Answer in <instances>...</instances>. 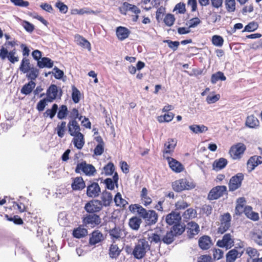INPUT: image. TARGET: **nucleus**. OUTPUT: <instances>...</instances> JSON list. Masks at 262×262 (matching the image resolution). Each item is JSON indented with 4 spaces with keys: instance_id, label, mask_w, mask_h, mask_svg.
I'll return each instance as SVG.
<instances>
[{
    "instance_id": "14",
    "label": "nucleus",
    "mask_w": 262,
    "mask_h": 262,
    "mask_svg": "<svg viewBox=\"0 0 262 262\" xmlns=\"http://www.w3.org/2000/svg\"><path fill=\"white\" fill-rule=\"evenodd\" d=\"M166 159L168 162L169 167L173 171L176 173H180L184 170L185 168L183 164L175 159L170 157H167Z\"/></svg>"
},
{
    "instance_id": "62",
    "label": "nucleus",
    "mask_w": 262,
    "mask_h": 262,
    "mask_svg": "<svg viewBox=\"0 0 262 262\" xmlns=\"http://www.w3.org/2000/svg\"><path fill=\"white\" fill-rule=\"evenodd\" d=\"M258 27V25L256 22H250L247 25H246L243 32H253L256 30Z\"/></svg>"
},
{
    "instance_id": "34",
    "label": "nucleus",
    "mask_w": 262,
    "mask_h": 262,
    "mask_svg": "<svg viewBox=\"0 0 262 262\" xmlns=\"http://www.w3.org/2000/svg\"><path fill=\"white\" fill-rule=\"evenodd\" d=\"M244 213L248 219L254 221H257L259 219L258 213L253 211L252 207L250 206H245Z\"/></svg>"
},
{
    "instance_id": "55",
    "label": "nucleus",
    "mask_w": 262,
    "mask_h": 262,
    "mask_svg": "<svg viewBox=\"0 0 262 262\" xmlns=\"http://www.w3.org/2000/svg\"><path fill=\"white\" fill-rule=\"evenodd\" d=\"M246 253L249 256V258H257L259 255L257 250L252 247H247L246 249Z\"/></svg>"
},
{
    "instance_id": "3",
    "label": "nucleus",
    "mask_w": 262,
    "mask_h": 262,
    "mask_svg": "<svg viewBox=\"0 0 262 262\" xmlns=\"http://www.w3.org/2000/svg\"><path fill=\"white\" fill-rule=\"evenodd\" d=\"M150 245L145 238L139 239L136 244L132 254L137 259L143 258L147 252L150 250Z\"/></svg>"
},
{
    "instance_id": "7",
    "label": "nucleus",
    "mask_w": 262,
    "mask_h": 262,
    "mask_svg": "<svg viewBox=\"0 0 262 262\" xmlns=\"http://www.w3.org/2000/svg\"><path fill=\"white\" fill-rule=\"evenodd\" d=\"M231 216L229 213H225L220 216V224L217 229L218 234H222L230 227Z\"/></svg>"
},
{
    "instance_id": "20",
    "label": "nucleus",
    "mask_w": 262,
    "mask_h": 262,
    "mask_svg": "<svg viewBox=\"0 0 262 262\" xmlns=\"http://www.w3.org/2000/svg\"><path fill=\"white\" fill-rule=\"evenodd\" d=\"M108 233L111 238L114 242L116 240L124 237L126 235L124 230L119 227H115L114 228L110 230Z\"/></svg>"
},
{
    "instance_id": "49",
    "label": "nucleus",
    "mask_w": 262,
    "mask_h": 262,
    "mask_svg": "<svg viewBox=\"0 0 262 262\" xmlns=\"http://www.w3.org/2000/svg\"><path fill=\"white\" fill-rule=\"evenodd\" d=\"M226 77L224 73L222 72L219 71L214 74H213L211 77V82L212 83L214 84L219 80L225 81Z\"/></svg>"
},
{
    "instance_id": "56",
    "label": "nucleus",
    "mask_w": 262,
    "mask_h": 262,
    "mask_svg": "<svg viewBox=\"0 0 262 262\" xmlns=\"http://www.w3.org/2000/svg\"><path fill=\"white\" fill-rule=\"evenodd\" d=\"M72 98L75 103H77L80 99V93L74 86L72 87Z\"/></svg>"
},
{
    "instance_id": "29",
    "label": "nucleus",
    "mask_w": 262,
    "mask_h": 262,
    "mask_svg": "<svg viewBox=\"0 0 262 262\" xmlns=\"http://www.w3.org/2000/svg\"><path fill=\"white\" fill-rule=\"evenodd\" d=\"M72 137H74V138L72 142L74 146L78 149H82L85 143L84 135L81 133L78 134L76 136H72Z\"/></svg>"
},
{
    "instance_id": "35",
    "label": "nucleus",
    "mask_w": 262,
    "mask_h": 262,
    "mask_svg": "<svg viewBox=\"0 0 262 262\" xmlns=\"http://www.w3.org/2000/svg\"><path fill=\"white\" fill-rule=\"evenodd\" d=\"M36 86V83L33 81H30L27 83L23 85L20 90V92L23 94L26 95H29L31 93L33 89Z\"/></svg>"
},
{
    "instance_id": "45",
    "label": "nucleus",
    "mask_w": 262,
    "mask_h": 262,
    "mask_svg": "<svg viewBox=\"0 0 262 262\" xmlns=\"http://www.w3.org/2000/svg\"><path fill=\"white\" fill-rule=\"evenodd\" d=\"M174 114L171 112H168L163 115L158 117L157 120L160 123L169 122L171 121L174 118Z\"/></svg>"
},
{
    "instance_id": "12",
    "label": "nucleus",
    "mask_w": 262,
    "mask_h": 262,
    "mask_svg": "<svg viewBox=\"0 0 262 262\" xmlns=\"http://www.w3.org/2000/svg\"><path fill=\"white\" fill-rule=\"evenodd\" d=\"M234 239L233 236L230 233H226L223 236L222 239L219 240L216 245L221 248H225L229 249L234 246Z\"/></svg>"
},
{
    "instance_id": "32",
    "label": "nucleus",
    "mask_w": 262,
    "mask_h": 262,
    "mask_svg": "<svg viewBox=\"0 0 262 262\" xmlns=\"http://www.w3.org/2000/svg\"><path fill=\"white\" fill-rule=\"evenodd\" d=\"M142 220L140 217L135 216L129 219L128 225L132 229L137 231L139 229Z\"/></svg>"
},
{
    "instance_id": "44",
    "label": "nucleus",
    "mask_w": 262,
    "mask_h": 262,
    "mask_svg": "<svg viewBox=\"0 0 262 262\" xmlns=\"http://www.w3.org/2000/svg\"><path fill=\"white\" fill-rule=\"evenodd\" d=\"M88 231L86 229L79 227L75 229L73 231V235L74 237L80 238L86 235Z\"/></svg>"
},
{
    "instance_id": "43",
    "label": "nucleus",
    "mask_w": 262,
    "mask_h": 262,
    "mask_svg": "<svg viewBox=\"0 0 262 262\" xmlns=\"http://www.w3.org/2000/svg\"><path fill=\"white\" fill-rule=\"evenodd\" d=\"M121 251L117 245L113 244L109 249V255L112 258H116L120 255Z\"/></svg>"
},
{
    "instance_id": "60",
    "label": "nucleus",
    "mask_w": 262,
    "mask_h": 262,
    "mask_svg": "<svg viewBox=\"0 0 262 262\" xmlns=\"http://www.w3.org/2000/svg\"><path fill=\"white\" fill-rule=\"evenodd\" d=\"M175 20L174 16L173 14H167L164 18V22L165 25L167 26L170 27L174 24Z\"/></svg>"
},
{
    "instance_id": "15",
    "label": "nucleus",
    "mask_w": 262,
    "mask_h": 262,
    "mask_svg": "<svg viewBox=\"0 0 262 262\" xmlns=\"http://www.w3.org/2000/svg\"><path fill=\"white\" fill-rule=\"evenodd\" d=\"M177 144V140L175 139L169 138L165 143L163 150V156L166 158V155H171L174 151Z\"/></svg>"
},
{
    "instance_id": "39",
    "label": "nucleus",
    "mask_w": 262,
    "mask_h": 262,
    "mask_svg": "<svg viewBox=\"0 0 262 262\" xmlns=\"http://www.w3.org/2000/svg\"><path fill=\"white\" fill-rule=\"evenodd\" d=\"M55 130L59 137L60 138H63L66 132V122L65 121L59 122Z\"/></svg>"
},
{
    "instance_id": "46",
    "label": "nucleus",
    "mask_w": 262,
    "mask_h": 262,
    "mask_svg": "<svg viewBox=\"0 0 262 262\" xmlns=\"http://www.w3.org/2000/svg\"><path fill=\"white\" fill-rule=\"evenodd\" d=\"M189 129L195 134L202 133L208 130V127L204 125H192L189 127Z\"/></svg>"
},
{
    "instance_id": "59",
    "label": "nucleus",
    "mask_w": 262,
    "mask_h": 262,
    "mask_svg": "<svg viewBox=\"0 0 262 262\" xmlns=\"http://www.w3.org/2000/svg\"><path fill=\"white\" fill-rule=\"evenodd\" d=\"M74 11L76 12V14L80 15H83L84 14H98L100 12V11H94L89 8H83L79 10L76 9Z\"/></svg>"
},
{
    "instance_id": "58",
    "label": "nucleus",
    "mask_w": 262,
    "mask_h": 262,
    "mask_svg": "<svg viewBox=\"0 0 262 262\" xmlns=\"http://www.w3.org/2000/svg\"><path fill=\"white\" fill-rule=\"evenodd\" d=\"M27 74V77L30 81L35 80L38 75V70L34 68H32Z\"/></svg>"
},
{
    "instance_id": "64",
    "label": "nucleus",
    "mask_w": 262,
    "mask_h": 262,
    "mask_svg": "<svg viewBox=\"0 0 262 262\" xmlns=\"http://www.w3.org/2000/svg\"><path fill=\"white\" fill-rule=\"evenodd\" d=\"M197 262H213V260L210 255L204 254L198 257Z\"/></svg>"
},
{
    "instance_id": "22",
    "label": "nucleus",
    "mask_w": 262,
    "mask_h": 262,
    "mask_svg": "<svg viewBox=\"0 0 262 262\" xmlns=\"http://www.w3.org/2000/svg\"><path fill=\"white\" fill-rule=\"evenodd\" d=\"M198 244L199 247L203 250L209 249L212 245L211 239L208 235H203L200 237Z\"/></svg>"
},
{
    "instance_id": "52",
    "label": "nucleus",
    "mask_w": 262,
    "mask_h": 262,
    "mask_svg": "<svg viewBox=\"0 0 262 262\" xmlns=\"http://www.w3.org/2000/svg\"><path fill=\"white\" fill-rule=\"evenodd\" d=\"M114 202L117 206L124 207L127 203V201L122 199L120 192L117 193L114 198Z\"/></svg>"
},
{
    "instance_id": "17",
    "label": "nucleus",
    "mask_w": 262,
    "mask_h": 262,
    "mask_svg": "<svg viewBox=\"0 0 262 262\" xmlns=\"http://www.w3.org/2000/svg\"><path fill=\"white\" fill-rule=\"evenodd\" d=\"M262 163V157L253 156L251 157L247 162V168L248 172H251L256 167Z\"/></svg>"
},
{
    "instance_id": "27",
    "label": "nucleus",
    "mask_w": 262,
    "mask_h": 262,
    "mask_svg": "<svg viewBox=\"0 0 262 262\" xmlns=\"http://www.w3.org/2000/svg\"><path fill=\"white\" fill-rule=\"evenodd\" d=\"M235 208V214L236 215H241L245 210L246 199L244 197H241L237 199Z\"/></svg>"
},
{
    "instance_id": "33",
    "label": "nucleus",
    "mask_w": 262,
    "mask_h": 262,
    "mask_svg": "<svg viewBox=\"0 0 262 262\" xmlns=\"http://www.w3.org/2000/svg\"><path fill=\"white\" fill-rule=\"evenodd\" d=\"M140 197L142 203L144 206L147 207L151 204L152 199L148 195V190L146 188L143 187L142 189Z\"/></svg>"
},
{
    "instance_id": "41",
    "label": "nucleus",
    "mask_w": 262,
    "mask_h": 262,
    "mask_svg": "<svg viewBox=\"0 0 262 262\" xmlns=\"http://www.w3.org/2000/svg\"><path fill=\"white\" fill-rule=\"evenodd\" d=\"M228 163L227 160L223 158L216 160L213 163V167L215 170H221L226 167Z\"/></svg>"
},
{
    "instance_id": "4",
    "label": "nucleus",
    "mask_w": 262,
    "mask_h": 262,
    "mask_svg": "<svg viewBox=\"0 0 262 262\" xmlns=\"http://www.w3.org/2000/svg\"><path fill=\"white\" fill-rule=\"evenodd\" d=\"M171 186L174 191L179 192L184 190L192 189L195 188V184L191 180L183 178L173 182Z\"/></svg>"
},
{
    "instance_id": "23",
    "label": "nucleus",
    "mask_w": 262,
    "mask_h": 262,
    "mask_svg": "<svg viewBox=\"0 0 262 262\" xmlns=\"http://www.w3.org/2000/svg\"><path fill=\"white\" fill-rule=\"evenodd\" d=\"M85 187V182L81 177H78L72 179L71 187L73 190H81Z\"/></svg>"
},
{
    "instance_id": "47",
    "label": "nucleus",
    "mask_w": 262,
    "mask_h": 262,
    "mask_svg": "<svg viewBox=\"0 0 262 262\" xmlns=\"http://www.w3.org/2000/svg\"><path fill=\"white\" fill-rule=\"evenodd\" d=\"M225 6L228 13L234 12L236 10L235 0H225Z\"/></svg>"
},
{
    "instance_id": "24",
    "label": "nucleus",
    "mask_w": 262,
    "mask_h": 262,
    "mask_svg": "<svg viewBox=\"0 0 262 262\" xmlns=\"http://www.w3.org/2000/svg\"><path fill=\"white\" fill-rule=\"evenodd\" d=\"M200 231L199 226L194 222H190L187 224V233L189 238H192L198 234Z\"/></svg>"
},
{
    "instance_id": "31",
    "label": "nucleus",
    "mask_w": 262,
    "mask_h": 262,
    "mask_svg": "<svg viewBox=\"0 0 262 262\" xmlns=\"http://www.w3.org/2000/svg\"><path fill=\"white\" fill-rule=\"evenodd\" d=\"M243 253V251L239 253L235 248L230 250L226 254V262H234L237 257L242 256Z\"/></svg>"
},
{
    "instance_id": "36",
    "label": "nucleus",
    "mask_w": 262,
    "mask_h": 262,
    "mask_svg": "<svg viewBox=\"0 0 262 262\" xmlns=\"http://www.w3.org/2000/svg\"><path fill=\"white\" fill-rule=\"evenodd\" d=\"M185 230V226L181 224V222L173 225V226L170 229V231L173 234L176 236L177 235H181Z\"/></svg>"
},
{
    "instance_id": "5",
    "label": "nucleus",
    "mask_w": 262,
    "mask_h": 262,
    "mask_svg": "<svg viewBox=\"0 0 262 262\" xmlns=\"http://www.w3.org/2000/svg\"><path fill=\"white\" fill-rule=\"evenodd\" d=\"M246 149V146L244 143L239 142L231 146L229 154L232 159L240 160Z\"/></svg>"
},
{
    "instance_id": "48",
    "label": "nucleus",
    "mask_w": 262,
    "mask_h": 262,
    "mask_svg": "<svg viewBox=\"0 0 262 262\" xmlns=\"http://www.w3.org/2000/svg\"><path fill=\"white\" fill-rule=\"evenodd\" d=\"M31 69L29 60L26 58H23L19 67L20 70L24 73H27Z\"/></svg>"
},
{
    "instance_id": "57",
    "label": "nucleus",
    "mask_w": 262,
    "mask_h": 262,
    "mask_svg": "<svg viewBox=\"0 0 262 262\" xmlns=\"http://www.w3.org/2000/svg\"><path fill=\"white\" fill-rule=\"evenodd\" d=\"M104 172L106 176L113 174L115 171V166L112 162H109L103 167Z\"/></svg>"
},
{
    "instance_id": "16",
    "label": "nucleus",
    "mask_w": 262,
    "mask_h": 262,
    "mask_svg": "<svg viewBox=\"0 0 262 262\" xmlns=\"http://www.w3.org/2000/svg\"><path fill=\"white\" fill-rule=\"evenodd\" d=\"M121 14L126 15L128 11H130L135 14H138L141 12L140 9L136 5L130 4L127 2L123 3L122 6L119 8Z\"/></svg>"
},
{
    "instance_id": "21",
    "label": "nucleus",
    "mask_w": 262,
    "mask_h": 262,
    "mask_svg": "<svg viewBox=\"0 0 262 262\" xmlns=\"http://www.w3.org/2000/svg\"><path fill=\"white\" fill-rule=\"evenodd\" d=\"M58 88L55 84H51L47 89L46 92V98L48 102H53L58 96Z\"/></svg>"
},
{
    "instance_id": "25",
    "label": "nucleus",
    "mask_w": 262,
    "mask_h": 262,
    "mask_svg": "<svg viewBox=\"0 0 262 262\" xmlns=\"http://www.w3.org/2000/svg\"><path fill=\"white\" fill-rule=\"evenodd\" d=\"M197 211L193 208H187L182 213L181 216L183 218V221L187 222L190 220H192L197 217Z\"/></svg>"
},
{
    "instance_id": "26",
    "label": "nucleus",
    "mask_w": 262,
    "mask_h": 262,
    "mask_svg": "<svg viewBox=\"0 0 262 262\" xmlns=\"http://www.w3.org/2000/svg\"><path fill=\"white\" fill-rule=\"evenodd\" d=\"M130 31L125 27L119 26L116 28V36L119 40L122 41L128 37Z\"/></svg>"
},
{
    "instance_id": "2",
    "label": "nucleus",
    "mask_w": 262,
    "mask_h": 262,
    "mask_svg": "<svg viewBox=\"0 0 262 262\" xmlns=\"http://www.w3.org/2000/svg\"><path fill=\"white\" fill-rule=\"evenodd\" d=\"M16 45L17 43L15 40L6 41L0 49V58L2 60L7 59L12 63L18 61L19 58L16 56Z\"/></svg>"
},
{
    "instance_id": "61",
    "label": "nucleus",
    "mask_w": 262,
    "mask_h": 262,
    "mask_svg": "<svg viewBox=\"0 0 262 262\" xmlns=\"http://www.w3.org/2000/svg\"><path fill=\"white\" fill-rule=\"evenodd\" d=\"M68 108L66 105H62L60 108L57 114V117L59 119H64L67 115Z\"/></svg>"
},
{
    "instance_id": "42",
    "label": "nucleus",
    "mask_w": 262,
    "mask_h": 262,
    "mask_svg": "<svg viewBox=\"0 0 262 262\" xmlns=\"http://www.w3.org/2000/svg\"><path fill=\"white\" fill-rule=\"evenodd\" d=\"M37 66L40 68H51L53 66V62L48 57H43L40 61L37 62Z\"/></svg>"
},
{
    "instance_id": "10",
    "label": "nucleus",
    "mask_w": 262,
    "mask_h": 262,
    "mask_svg": "<svg viewBox=\"0 0 262 262\" xmlns=\"http://www.w3.org/2000/svg\"><path fill=\"white\" fill-rule=\"evenodd\" d=\"M227 194L228 190L226 186H216L210 190L208 195V198L210 200H217L223 196L224 194Z\"/></svg>"
},
{
    "instance_id": "18",
    "label": "nucleus",
    "mask_w": 262,
    "mask_h": 262,
    "mask_svg": "<svg viewBox=\"0 0 262 262\" xmlns=\"http://www.w3.org/2000/svg\"><path fill=\"white\" fill-rule=\"evenodd\" d=\"M182 216L179 212L172 211L165 217L166 223L169 225H173L181 222Z\"/></svg>"
},
{
    "instance_id": "11",
    "label": "nucleus",
    "mask_w": 262,
    "mask_h": 262,
    "mask_svg": "<svg viewBox=\"0 0 262 262\" xmlns=\"http://www.w3.org/2000/svg\"><path fill=\"white\" fill-rule=\"evenodd\" d=\"M103 208L101 202L98 200H92L86 203L84 209L89 213L96 214L100 212Z\"/></svg>"
},
{
    "instance_id": "30",
    "label": "nucleus",
    "mask_w": 262,
    "mask_h": 262,
    "mask_svg": "<svg viewBox=\"0 0 262 262\" xmlns=\"http://www.w3.org/2000/svg\"><path fill=\"white\" fill-rule=\"evenodd\" d=\"M251 238L257 245L262 247V231L255 229L250 232Z\"/></svg>"
},
{
    "instance_id": "8",
    "label": "nucleus",
    "mask_w": 262,
    "mask_h": 262,
    "mask_svg": "<svg viewBox=\"0 0 262 262\" xmlns=\"http://www.w3.org/2000/svg\"><path fill=\"white\" fill-rule=\"evenodd\" d=\"M82 223L85 226L94 228L100 225L101 219L100 216L96 214L89 213L83 217Z\"/></svg>"
},
{
    "instance_id": "37",
    "label": "nucleus",
    "mask_w": 262,
    "mask_h": 262,
    "mask_svg": "<svg viewBox=\"0 0 262 262\" xmlns=\"http://www.w3.org/2000/svg\"><path fill=\"white\" fill-rule=\"evenodd\" d=\"M103 237L102 234L98 230L93 231L90 238V244L91 245H95L99 243Z\"/></svg>"
},
{
    "instance_id": "51",
    "label": "nucleus",
    "mask_w": 262,
    "mask_h": 262,
    "mask_svg": "<svg viewBox=\"0 0 262 262\" xmlns=\"http://www.w3.org/2000/svg\"><path fill=\"white\" fill-rule=\"evenodd\" d=\"M175 236L170 231H167L165 235H164L162 238V241L165 244L167 245L171 244L174 239Z\"/></svg>"
},
{
    "instance_id": "40",
    "label": "nucleus",
    "mask_w": 262,
    "mask_h": 262,
    "mask_svg": "<svg viewBox=\"0 0 262 262\" xmlns=\"http://www.w3.org/2000/svg\"><path fill=\"white\" fill-rule=\"evenodd\" d=\"M161 233H162V230L160 228L159 233H158V231H157L156 233L151 234V235L148 237V239L150 242V244H158L160 243L162 241V238L161 237Z\"/></svg>"
},
{
    "instance_id": "13",
    "label": "nucleus",
    "mask_w": 262,
    "mask_h": 262,
    "mask_svg": "<svg viewBox=\"0 0 262 262\" xmlns=\"http://www.w3.org/2000/svg\"><path fill=\"white\" fill-rule=\"evenodd\" d=\"M101 192V189L99 184L96 182L91 183L86 187V195L90 198H96Z\"/></svg>"
},
{
    "instance_id": "9",
    "label": "nucleus",
    "mask_w": 262,
    "mask_h": 262,
    "mask_svg": "<svg viewBox=\"0 0 262 262\" xmlns=\"http://www.w3.org/2000/svg\"><path fill=\"white\" fill-rule=\"evenodd\" d=\"M75 171L77 173L83 172L86 176H93L96 172L95 167L92 164H88L85 161L78 163Z\"/></svg>"
},
{
    "instance_id": "19",
    "label": "nucleus",
    "mask_w": 262,
    "mask_h": 262,
    "mask_svg": "<svg viewBox=\"0 0 262 262\" xmlns=\"http://www.w3.org/2000/svg\"><path fill=\"white\" fill-rule=\"evenodd\" d=\"M68 132L69 134L72 136H76L78 134H81L80 132V127L75 119L70 120L67 125Z\"/></svg>"
},
{
    "instance_id": "38",
    "label": "nucleus",
    "mask_w": 262,
    "mask_h": 262,
    "mask_svg": "<svg viewBox=\"0 0 262 262\" xmlns=\"http://www.w3.org/2000/svg\"><path fill=\"white\" fill-rule=\"evenodd\" d=\"M246 124L250 128H255L259 125V122L255 116L251 115L247 117Z\"/></svg>"
},
{
    "instance_id": "63",
    "label": "nucleus",
    "mask_w": 262,
    "mask_h": 262,
    "mask_svg": "<svg viewBox=\"0 0 262 262\" xmlns=\"http://www.w3.org/2000/svg\"><path fill=\"white\" fill-rule=\"evenodd\" d=\"M58 110V105L56 104H54L52 108L51 109H48L46 112L45 114L47 116H49L50 118L52 119L55 115L57 111Z\"/></svg>"
},
{
    "instance_id": "54",
    "label": "nucleus",
    "mask_w": 262,
    "mask_h": 262,
    "mask_svg": "<svg viewBox=\"0 0 262 262\" xmlns=\"http://www.w3.org/2000/svg\"><path fill=\"white\" fill-rule=\"evenodd\" d=\"M12 207L15 210H17L19 212H23L26 210L27 206L20 201L14 202Z\"/></svg>"
},
{
    "instance_id": "28",
    "label": "nucleus",
    "mask_w": 262,
    "mask_h": 262,
    "mask_svg": "<svg viewBox=\"0 0 262 262\" xmlns=\"http://www.w3.org/2000/svg\"><path fill=\"white\" fill-rule=\"evenodd\" d=\"M100 198L102 207H108L110 206L113 201V196L111 193L106 190L102 192Z\"/></svg>"
},
{
    "instance_id": "6",
    "label": "nucleus",
    "mask_w": 262,
    "mask_h": 262,
    "mask_svg": "<svg viewBox=\"0 0 262 262\" xmlns=\"http://www.w3.org/2000/svg\"><path fill=\"white\" fill-rule=\"evenodd\" d=\"M244 179V175L243 173H237L232 176L228 184L229 191L233 192L240 188Z\"/></svg>"
},
{
    "instance_id": "53",
    "label": "nucleus",
    "mask_w": 262,
    "mask_h": 262,
    "mask_svg": "<svg viewBox=\"0 0 262 262\" xmlns=\"http://www.w3.org/2000/svg\"><path fill=\"white\" fill-rule=\"evenodd\" d=\"M212 43L216 47H222L224 43L223 38L220 35H214L212 37Z\"/></svg>"
},
{
    "instance_id": "1",
    "label": "nucleus",
    "mask_w": 262,
    "mask_h": 262,
    "mask_svg": "<svg viewBox=\"0 0 262 262\" xmlns=\"http://www.w3.org/2000/svg\"><path fill=\"white\" fill-rule=\"evenodd\" d=\"M129 210L132 212H136L140 218L143 219L147 225H155L158 220V214L154 210H147L138 204H131Z\"/></svg>"
},
{
    "instance_id": "50",
    "label": "nucleus",
    "mask_w": 262,
    "mask_h": 262,
    "mask_svg": "<svg viewBox=\"0 0 262 262\" xmlns=\"http://www.w3.org/2000/svg\"><path fill=\"white\" fill-rule=\"evenodd\" d=\"M190 204L184 200H178L174 204L175 210H184L189 206Z\"/></svg>"
}]
</instances>
